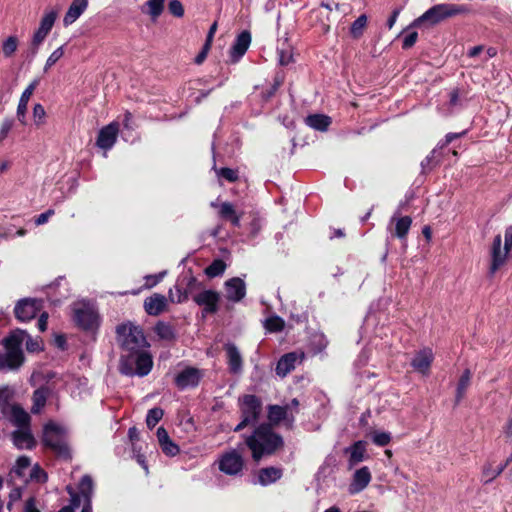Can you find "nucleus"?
<instances>
[{"mask_svg":"<svg viewBox=\"0 0 512 512\" xmlns=\"http://www.w3.org/2000/svg\"><path fill=\"white\" fill-rule=\"evenodd\" d=\"M26 342V349L30 352L39 351L41 343L32 339L25 331L17 330L5 339V353H0V369H17L23 363L22 345Z\"/></svg>","mask_w":512,"mask_h":512,"instance_id":"obj_1","label":"nucleus"},{"mask_svg":"<svg viewBox=\"0 0 512 512\" xmlns=\"http://www.w3.org/2000/svg\"><path fill=\"white\" fill-rule=\"evenodd\" d=\"M245 442L255 461H259L264 455L272 454L283 444L282 438L268 425L259 426Z\"/></svg>","mask_w":512,"mask_h":512,"instance_id":"obj_2","label":"nucleus"},{"mask_svg":"<svg viewBox=\"0 0 512 512\" xmlns=\"http://www.w3.org/2000/svg\"><path fill=\"white\" fill-rule=\"evenodd\" d=\"M117 342L121 348L130 354L139 352L148 346L142 329L132 323H124L117 327Z\"/></svg>","mask_w":512,"mask_h":512,"instance_id":"obj_3","label":"nucleus"},{"mask_svg":"<svg viewBox=\"0 0 512 512\" xmlns=\"http://www.w3.org/2000/svg\"><path fill=\"white\" fill-rule=\"evenodd\" d=\"M152 366L153 361L150 353L143 349L134 352L133 355H123L120 360V371L128 376H146L150 373Z\"/></svg>","mask_w":512,"mask_h":512,"instance_id":"obj_4","label":"nucleus"},{"mask_svg":"<svg viewBox=\"0 0 512 512\" xmlns=\"http://www.w3.org/2000/svg\"><path fill=\"white\" fill-rule=\"evenodd\" d=\"M512 249V226L506 227L504 231V239L497 234L492 242L490 256L491 264L489 274H495L507 261L508 255Z\"/></svg>","mask_w":512,"mask_h":512,"instance_id":"obj_5","label":"nucleus"},{"mask_svg":"<svg viewBox=\"0 0 512 512\" xmlns=\"http://www.w3.org/2000/svg\"><path fill=\"white\" fill-rule=\"evenodd\" d=\"M67 430L64 426L49 422L44 427L43 442L54 452L62 457L69 456V448L66 442Z\"/></svg>","mask_w":512,"mask_h":512,"instance_id":"obj_6","label":"nucleus"},{"mask_svg":"<svg viewBox=\"0 0 512 512\" xmlns=\"http://www.w3.org/2000/svg\"><path fill=\"white\" fill-rule=\"evenodd\" d=\"M73 320L87 331H94L99 326V315L95 307L86 301H78L72 305Z\"/></svg>","mask_w":512,"mask_h":512,"instance_id":"obj_7","label":"nucleus"},{"mask_svg":"<svg viewBox=\"0 0 512 512\" xmlns=\"http://www.w3.org/2000/svg\"><path fill=\"white\" fill-rule=\"evenodd\" d=\"M467 12L465 6L454 4H438L428 9L423 15L415 19L412 26L417 27L423 22L436 24L447 17Z\"/></svg>","mask_w":512,"mask_h":512,"instance_id":"obj_8","label":"nucleus"},{"mask_svg":"<svg viewBox=\"0 0 512 512\" xmlns=\"http://www.w3.org/2000/svg\"><path fill=\"white\" fill-rule=\"evenodd\" d=\"M261 401L254 395H245L241 399L242 421L235 427V431H240L250 424L256 423L261 413Z\"/></svg>","mask_w":512,"mask_h":512,"instance_id":"obj_9","label":"nucleus"},{"mask_svg":"<svg viewBox=\"0 0 512 512\" xmlns=\"http://www.w3.org/2000/svg\"><path fill=\"white\" fill-rule=\"evenodd\" d=\"M217 465L218 469L224 474L237 476L243 470L244 460L240 452L231 449L219 455Z\"/></svg>","mask_w":512,"mask_h":512,"instance_id":"obj_10","label":"nucleus"},{"mask_svg":"<svg viewBox=\"0 0 512 512\" xmlns=\"http://www.w3.org/2000/svg\"><path fill=\"white\" fill-rule=\"evenodd\" d=\"M42 309V301L33 298L21 299L14 308L16 318L21 322L32 320Z\"/></svg>","mask_w":512,"mask_h":512,"instance_id":"obj_11","label":"nucleus"},{"mask_svg":"<svg viewBox=\"0 0 512 512\" xmlns=\"http://www.w3.org/2000/svg\"><path fill=\"white\" fill-rule=\"evenodd\" d=\"M204 373L195 367H185L175 376L174 382L178 389L186 390L199 385Z\"/></svg>","mask_w":512,"mask_h":512,"instance_id":"obj_12","label":"nucleus"},{"mask_svg":"<svg viewBox=\"0 0 512 512\" xmlns=\"http://www.w3.org/2000/svg\"><path fill=\"white\" fill-rule=\"evenodd\" d=\"M119 133V123L116 121L104 126L100 129L96 140L98 148L104 151V157H107V152L112 149L116 143Z\"/></svg>","mask_w":512,"mask_h":512,"instance_id":"obj_13","label":"nucleus"},{"mask_svg":"<svg viewBox=\"0 0 512 512\" xmlns=\"http://www.w3.org/2000/svg\"><path fill=\"white\" fill-rule=\"evenodd\" d=\"M225 297L231 302H240L246 295V284L243 279L234 277L224 283Z\"/></svg>","mask_w":512,"mask_h":512,"instance_id":"obj_14","label":"nucleus"},{"mask_svg":"<svg viewBox=\"0 0 512 512\" xmlns=\"http://www.w3.org/2000/svg\"><path fill=\"white\" fill-rule=\"evenodd\" d=\"M372 475L367 466H363L353 473L348 491L350 494H357L363 491L371 482Z\"/></svg>","mask_w":512,"mask_h":512,"instance_id":"obj_15","label":"nucleus"},{"mask_svg":"<svg viewBox=\"0 0 512 512\" xmlns=\"http://www.w3.org/2000/svg\"><path fill=\"white\" fill-rule=\"evenodd\" d=\"M434 359L431 348H423L418 351L411 361V366L419 373L427 375Z\"/></svg>","mask_w":512,"mask_h":512,"instance_id":"obj_16","label":"nucleus"},{"mask_svg":"<svg viewBox=\"0 0 512 512\" xmlns=\"http://www.w3.org/2000/svg\"><path fill=\"white\" fill-rule=\"evenodd\" d=\"M219 299V293L213 290H204L194 296V301L199 306H203L204 312L208 314L217 311Z\"/></svg>","mask_w":512,"mask_h":512,"instance_id":"obj_17","label":"nucleus"},{"mask_svg":"<svg viewBox=\"0 0 512 512\" xmlns=\"http://www.w3.org/2000/svg\"><path fill=\"white\" fill-rule=\"evenodd\" d=\"M366 446L367 444L365 441L359 440L345 449V454L348 456L349 469H352L369 457L366 451Z\"/></svg>","mask_w":512,"mask_h":512,"instance_id":"obj_18","label":"nucleus"},{"mask_svg":"<svg viewBox=\"0 0 512 512\" xmlns=\"http://www.w3.org/2000/svg\"><path fill=\"white\" fill-rule=\"evenodd\" d=\"M251 44V34L248 31L241 32L230 49L231 62H238L248 50Z\"/></svg>","mask_w":512,"mask_h":512,"instance_id":"obj_19","label":"nucleus"},{"mask_svg":"<svg viewBox=\"0 0 512 512\" xmlns=\"http://www.w3.org/2000/svg\"><path fill=\"white\" fill-rule=\"evenodd\" d=\"M38 84H39V79H34L26 87V89L23 91V93H22V95L20 97V100H19V103H18V107H17V111H16V115H17L18 120L22 124H26V113H27L28 103H29V100H30L31 96L34 93V90L38 86Z\"/></svg>","mask_w":512,"mask_h":512,"instance_id":"obj_20","label":"nucleus"},{"mask_svg":"<svg viewBox=\"0 0 512 512\" xmlns=\"http://www.w3.org/2000/svg\"><path fill=\"white\" fill-rule=\"evenodd\" d=\"M156 435L159 446L166 456L174 457L179 454V446L169 437L165 428L159 427Z\"/></svg>","mask_w":512,"mask_h":512,"instance_id":"obj_21","label":"nucleus"},{"mask_svg":"<svg viewBox=\"0 0 512 512\" xmlns=\"http://www.w3.org/2000/svg\"><path fill=\"white\" fill-rule=\"evenodd\" d=\"M301 360L302 356L298 355L295 352L283 355L276 365L277 375L285 377L288 373L295 369L296 364L298 362H301Z\"/></svg>","mask_w":512,"mask_h":512,"instance_id":"obj_22","label":"nucleus"},{"mask_svg":"<svg viewBox=\"0 0 512 512\" xmlns=\"http://www.w3.org/2000/svg\"><path fill=\"white\" fill-rule=\"evenodd\" d=\"M79 489L84 497V506L81 512H92V496L94 483L89 475H84L79 483Z\"/></svg>","mask_w":512,"mask_h":512,"instance_id":"obj_23","label":"nucleus"},{"mask_svg":"<svg viewBox=\"0 0 512 512\" xmlns=\"http://www.w3.org/2000/svg\"><path fill=\"white\" fill-rule=\"evenodd\" d=\"M88 0H73L70 4L64 18V26H70L73 24L87 9Z\"/></svg>","mask_w":512,"mask_h":512,"instance_id":"obj_24","label":"nucleus"},{"mask_svg":"<svg viewBox=\"0 0 512 512\" xmlns=\"http://www.w3.org/2000/svg\"><path fill=\"white\" fill-rule=\"evenodd\" d=\"M166 306L167 298L164 295L158 293L153 294L144 301L145 311L149 315L153 316H157L162 313Z\"/></svg>","mask_w":512,"mask_h":512,"instance_id":"obj_25","label":"nucleus"},{"mask_svg":"<svg viewBox=\"0 0 512 512\" xmlns=\"http://www.w3.org/2000/svg\"><path fill=\"white\" fill-rule=\"evenodd\" d=\"M211 206L214 208H219V215L231 222L232 225L239 227L241 215L237 213L235 207L229 202H223L218 205L216 202H211Z\"/></svg>","mask_w":512,"mask_h":512,"instance_id":"obj_26","label":"nucleus"},{"mask_svg":"<svg viewBox=\"0 0 512 512\" xmlns=\"http://www.w3.org/2000/svg\"><path fill=\"white\" fill-rule=\"evenodd\" d=\"M225 350L228 358L229 370L233 374L242 372L243 361L238 348L234 344H227Z\"/></svg>","mask_w":512,"mask_h":512,"instance_id":"obj_27","label":"nucleus"},{"mask_svg":"<svg viewBox=\"0 0 512 512\" xmlns=\"http://www.w3.org/2000/svg\"><path fill=\"white\" fill-rule=\"evenodd\" d=\"M13 443L18 449H31L35 445L29 428L17 429L12 435Z\"/></svg>","mask_w":512,"mask_h":512,"instance_id":"obj_28","label":"nucleus"},{"mask_svg":"<svg viewBox=\"0 0 512 512\" xmlns=\"http://www.w3.org/2000/svg\"><path fill=\"white\" fill-rule=\"evenodd\" d=\"M13 422L18 429L29 428L30 416L19 406L11 405L8 414L5 415Z\"/></svg>","mask_w":512,"mask_h":512,"instance_id":"obj_29","label":"nucleus"},{"mask_svg":"<svg viewBox=\"0 0 512 512\" xmlns=\"http://www.w3.org/2000/svg\"><path fill=\"white\" fill-rule=\"evenodd\" d=\"M395 224L393 235L399 239H404L409 232L412 219L409 216L399 217L396 214L390 220V226Z\"/></svg>","mask_w":512,"mask_h":512,"instance_id":"obj_30","label":"nucleus"},{"mask_svg":"<svg viewBox=\"0 0 512 512\" xmlns=\"http://www.w3.org/2000/svg\"><path fill=\"white\" fill-rule=\"evenodd\" d=\"M461 135H462L461 133H448L445 136V140L442 142H439L437 147L435 149H433L432 152L430 153V155H428L426 157V159L422 162V167H426V166L430 165L432 163V161H434V160H436L438 162L440 154H441L440 151L445 146H447L449 143H451L453 140L460 137Z\"/></svg>","mask_w":512,"mask_h":512,"instance_id":"obj_31","label":"nucleus"},{"mask_svg":"<svg viewBox=\"0 0 512 512\" xmlns=\"http://www.w3.org/2000/svg\"><path fill=\"white\" fill-rule=\"evenodd\" d=\"M305 123L315 130L326 131L331 124V118L323 114H313L306 117Z\"/></svg>","mask_w":512,"mask_h":512,"instance_id":"obj_32","label":"nucleus"},{"mask_svg":"<svg viewBox=\"0 0 512 512\" xmlns=\"http://www.w3.org/2000/svg\"><path fill=\"white\" fill-rule=\"evenodd\" d=\"M281 475L280 469L274 467L264 468L259 471L258 482L263 486H267L280 479Z\"/></svg>","mask_w":512,"mask_h":512,"instance_id":"obj_33","label":"nucleus"},{"mask_svg":"<svg viewBox=\"0 0 512 512\" xmlns=\"http://www.w3.org/2000/svg\"><path fill=\"white\" fill-rule=\"evenodd\" d=\"M68 494L70 495V504L62 507L58 512H75L81 503L84 505V497L78 488V492H76L71 486H67L66 488Z\"/></svg>","mask_w":512,"mask_h":512,"instance_id":"obj_34","label":"nucleus"},{"mask_svg":"<svg viewBox=\"0 0 512 512\" xmlns=\"http://www.w3.org/2000/svg\"><path fill=\"white\" fill-rule=\"evenodd\" d=\"M50 392L48 388L41 387L34 391L32 401L33 405L31 407V411L34 414H37L41 411V409L45 406L47 398Z\"/></svg>","mask_w":512,"mask_h":512,"instance_id":"obj_35","label":"nucleus"},{"mask_svg":"<svg viewBox=\"0 0 512 512\" xmlns=\"http://www.w3.org/2000/svg\"><path fill=\"white\" fill-rule=\"evenodd\" d=\"M471 381V372L470 370L466 369L463 374L461 375L456 388V402L459 403L463 397L465 396V393L470 385Z\"/></svg>","mask_w":512,"mask_h":512,"instance_id":"obj_36","label":"nucleus"},{"mask_svg":"<svg viewBox=\"0 0 512 512\" xmlns=\"http://www.w3.org/2000/svg\"><path fill=\"white\" fill-rule=\"evenodd\" d=\"M289 411V405L278 406L273 405L269 407L268 417L271 422L278 423L283 419L287 418Z\"/></svg>","mask_w":512,"mask_h":512,"instance_id":"obj_37","label":"nucleus"},{"mask_svg":"<svg viewBox=\"0 0 512 512\" xmlns=\"http://www.w3.org/2000/svg\"><path fill=\"white\" fill-rule=\"evenodd\" d=\"M165 0H148L145 3V7L147 8V13L151 17L152 20H156L164 10Z\"/></svg>","mask_w":512,"mask_h":512,"instance_id":"obj_38","label":"nucleus"},{"mask_svg":"<svg viewBox=\"0 0 512 512\" xmlns=\"http://www.w3.org/2000/svg\"><path fill=\"white\" fill-rule=\"evenodd\" d=\"M13 396V390L7 386L0 387V412L3 415L8 414L10 408V400Z\"/></svg>","mask_w":512,"mask_h":512,"instance_id":"obj_39","label":"nucleus"},{"mask_svg":"<svg viewBox=\"0 0 512 512\" xmlns=\"http://www.w3.org/2000/svg\"><path fill=\"white\" fill-rule=\"evenodd\" d=\"M57 19V11L55 10H46L44 15L41 18L39 29L50 33L52 30L54 23Z\"/></svg>","mask_w":512,"mask_h":512,"instance_id":"obj_40","label":"nucleus"},{"mask_svg":"<svg viewBox=\"0 0 512 512\" xmlns=\"http://www.w3.org/2000/svg\"><path fill=\"white\" fill-rule=\"evenodd\" d=\"M155 333L160 339L172 340L175 337L174 330L170 324L158 322L154 328Z\"/></svg>","mask_w":512,"mask_h":512,"instance_id":"obj_41","label":"nucleus"},{"mask_svg":"<svg viewBox=\"0 0 512 512\" xmlns=\"http://www.w3.org/2000/svg\"><path fill=\"white\" fill-rule=\"evenodd\" d=\"M18 44L19 41L16 36H9L6 40H4L1 47L4 57L9 58L13 56V54L17 51Z\"/></svg>","mask_w":512,"mask_h":512,"instance_id":"obj_42","label":"nucleus"},{"mask_svg":"<svg viewBox=\"0 0 512 512\" xmlns=\"http://www.w3.org/2000/svg\"><path fill=\"white\" fill-rule=\"evenodd\" d=\"M226 264L221 259L214 260L206 269L205 273L209 277H216L224 273Z\"/></svg>","mask_w":512,"mask_h":512,"instance_id":"obj_43","label":"nucleus"},{"mask_svg":"<svg viewBox=\"0 0 512 512\" xmlns=\"http://www.w3.org/2000/svg\"><path fill=\"white\" fill-rule=\"evenodd\" d=\"M285 325L284 320L279 316H271L264 322V326L269 332H279L283 330Z\"/></svg>","mask_w":512,"mask_h":512,"instance_id":"obj_44","label":"nucleus"},{"mask_svg":"<svg viewBox=\"0 0 512 512\" xmlns=\"http://www.w3.org/2000/svg\"><path fill=\"white\" fill-rule=\"evenodd\" d=\"M169 299L174 303H182L188 299V294L179 283L169 290Z\"/></svg>","mask_w":512,"mask_h":512,"instance_id":"obj_45","label":"nucleus"},{"mask_svg":"<svg viewBox=\"0 0 512 512\" xmlns=\"http://www.w3.org/2000/svg\"><path fill=\"white\" fill-rule=\"evenodd\" d=\"M367 24V16L360 15L351 25L350 32L353 37L358 38L363 34V30Z\"/></svg>","mask_w":512,"mask_h":512,"instance_id":"obj_46","label":"nucleus"},{"mask_svg":"<svg viewBox=\"0 0 512 512\" xmlns=\"http://www.w3.org/2000/svg\"><path fill=\"white\" fill-rule=\"evenodd\" d=\"M372 441L377 446H386L391 441V434L386 431H374L371 433Z\"/></svg>","mask_w":512,"mask_h":512,"instance_id":"obj_47","label":"nucleus"},{"mask_svg":"<svg viewBox=\"0 0 512 512\" xmlns=\"http://www.w3.org/2000/svg\"><path fill=\"white\" fill-rule=\"evenodd\" d=\"M163 417V410L160 408H152L148 411L146 417V424L148 428L152 429Z\"/></svg>","mask_w":512,"mask_h":512,"instance_id":"obj_48","label":"nucleus"},{"mask_svg":"<svg viewBox=\"0 0 512 512\" xmlns=\"http://www.w3.org/2000/svg\"><path fill=\"white\" fill-rule=\"evenodd\" d=\"M63 55V46H60L56 50H54L46 60V63L44 65V72H47L60 58H62Z\"/></svg>","mask_w":512,"mask_h":512,"instance_id":"obj_49","label":"nucleus"},{"mask_svg":"<svg viewBox=\"0 0 512 512\" xmlns=\"http://www.w3.org/2000/svg\"><path fill=\"white\" fill-rule=\"evenodd\" d=\"M46 112L41 104H35L33 107V120L35 125L41 126L45 123Z\"/></svg>","mask_w":512,"mask_h":512,"instance_id":"obj_50","label":"nucleus"},{"mask_svg":"<svg viewBox=\"0 0 512 512\" xmlns=\"http://www.w3.org/2000/svg\"><path fill=\"white\" fill-rule=\"evenodd\" d=\"M48 34L49 33L39 28L34 32L31 40V45L33 46V54L37 52L38 47L43 43Z\"/></svg>","mask_w":512,"mask_h":512,"instance_id":"obj_51","label":"nucleus"},{"mask_svg":"<svg viewBox=\"0 0 512 512\" xmlns=\"http://www.w3.org/2000/svg\"><path fill=\"white\" fill-rule=\"evenodd\" d=\"M30 466V459L26 456H21L17 459L16 465L14 467V472L19 475L23 476L24 471Z\"/></svg>","mask_w":512,"mask_h":512,"instance_id":"obj_52","label":"nucleus"},{"mask_svg":"<svg viewBox=\"0 0 512 512\" xmlns=\"http://www.w3.org/2000/svg\"><path fill=\"white\" fill-rule=\"evenodd\" d=\"M168 9L169 12L176 17H182L184 15V7L179 0H170Z\"/></svg>","mask_w":512,"mask_h":512,"instance_id":"obj_53","label":"nucleus"},{"mask_svg":"<svg viewBox=\"0 0 512 512\" xmlns=\"http://www.w3.org/2000/svg\"><path fill=\"white\" fill-rule=\"evenodd\" d=\"M278 55L281 65H288L293 62V55L289 47L278 49Z\"/></svg>","mask_w":512,"mask_h":512,"instance_id":"obj_54","label":"nucleus"},{"mask_svg":"<svg viewBox=\"0 0 512 512\" xmlns=\"http://www.w3.org/2000/svg\"><path fill=\"white\" fill-rule=\"evenodd\" d=\"M166 275V271H162L158 274H154V275H147L145 277V280H146V287L147 288H152L154 287L155 285H157L160 281H162V279L165 277Z\"/></svg>","mask_w":512,"mask_h":512,"instance_id":"obj_55","label":"nucleus"},{"mask_svg":"<svg viewBox=\"0 0 512 512\" xmlns=\"http://www.w3.org/2000/svg\"><path fill=\"white\" fill-rule=\"evenodd\" d=\"M217 174H218V176L223 177L224 179L228 180L229 182H234L238 178L237 171L230 169V168H221Z\"/></svg>","mask_w":512,"mask_h":512,"instance_id":"obj_56","label":"nucleus"},{"mask_svg":"<svg viewBox=\"0 0 512 512\" xmlns=\"http://www.w3.org/2000/svg\"><path fill=\"white\" fill-rule=\"evenodd\" d=\"M418 39L417 32L413 31L407 34L403 39V48L408 49L412 47Z\"/></svg>","mask_w":512,"mask_h":512,"instance_id":"obj_57","label":"nucleus"},{"mask_svg":"<svg viewBox=\"0 0 512 512\" xmlns=\"http://www.w3.org/2000/svg\"><path fill=\"white\" fill-rule=\"evenodd\" d=\"M53 214H54V210H52V209H49L46 212L39 214L35 218V224L37 226L45 224Z\"/></svg>","mask_w":512,"mask_h":512,"instance_id":"obj_58","label":"nucleus"},{"mask_svg":"<svg viewBox=\"0 0 512 512\" xmlns=\"http://www.w3.org/2000/svg\"><path fill=\"white\" fill-rule=\"evenodd\" d=\"M30 477L38 482H44L47 479L46 473L39 467H34Z\"/></svg>","mask_w":512,"mask_h":512,"instance_id":"obj_59","label":"nucleus"},{"mask_svg":"<svg viewBox=\"0 0 512 512\" xmlns=\"http://www.w3.org/2000/svg\"><path fill=\"white\" fill-rule=\"evenodd\" d=\"M12 128V121L5 120L0 127V141H2Z\"/></svg>","mask_w":512,"mask_h":512,"instance_id":"obj_60","label":"nucleus"},{"mask_svg":"<svg viewBox=\"0 0 512 512\" xmlns=\"http://www.w3.org/2000/svg\"><path fill=\"white\" fill-rule=\"evenodd\" d=\"M23 512H40L36 506L35 498L31 497L25 502Z\"/></svg>","mask_w":512,"mask_h":512,"instance_id":"obj_61","label":"nucleus"},{"mask_svg":"<svg viewBox=\"0 0 512 512\" xmlns=\"http://www.w3.org/2000/svg\"><path fill=\"white\" fill-rule=\"evenodd\" d=\"M261 229V222L259 218H254L250 223V235L256 236Z\"/></svg>","mask_w":512,"mask_h":512,"instance_id":"obj_62","label":"nucleus"},{"mask_svg":"<svg viewBox=\"0 0 512 512\" xmlns=\"http://www.w3.org/2000/svg\"><path fill=\"white\" fill-rule=\"evenodd\" d=\"M47 320L48 314L46 312L41 313L37 323L41 332H44L47 329Z\"/></svg>","mask_w":512,"mask_h":512,"instance_id":"obj_63","label":"nucleus"},{"mask_svg":"<svg viewBox=\"0 0 512 512\" xmlns=\"http://www.w3.org/2000/svg\"><path fill=\"white\" fill-rule=\"evenodd\" d=\"M21 498V490L19 488H16L14 490L11 491L10 495H9V503H8V508L10 509L11 505L13 502L19 500Z\"/></svg>","mask_w":512,"mask_h":512,"instance_id":"obj_64","label":"nucleus"}]
</instances>
